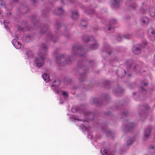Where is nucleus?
<instances>
[{
    "label": "nucleus",
    "instance_id": "obj_1",
    "mask_svg": "<svg viewBox=\"0 0 155 155\" xmlns=\"http://www.w3.org/2000/svg\"><path fill=\"white\" fill-rule=\"evenodd\" d=\"M83 39L85 41H88L90 43L89 45V47L91 49L94 50L98 47V45L93 37L85 36L83 37Z\"/></svg>",
    "mask_w": 155,
    "mask_h": 155
},
{
    "label": "nucleus",
    "instance_id": "obj_2",
    "mask_svg": "<svg viewBox=\"0 0 155 155\" xmlns=\"http://www.w3.org/2000/svg\"><path fill=\"white\" fill-rule=\"evenodd\" d=\"M56 60L58 66H62L65 64H71V61L72 60V58L71 57L69 59L65 60L64 56V55H60L56 57Z\"/></svg>",
    "mask_w": 155,
    "mask_h": 155
},
{
    "label": "nucleus",
    "instance_id": "obj_3",
    "mask_svg": "<svg viewBox=\"0 0 155 155\" xmlns=\"http://www.w3.org/2000/svg\"><path fill=\"white\" fill-rule=\"evenodd\" d=\"M73 51H74V52L73 53L74 55L75 54H77L79 55L83 56V54H81L80 53H82L84 51V49H82L81 46L77 44L75 45L73 47Z\"/></svg>",
    "mask_w": 155,
    "mask_h": 155
},
{
    "label": "nucleus",
    "instance_id": "obj_4",
    "mask_svg": "<svg viewBox=\"0 0 155 155\" xmlns=\"http://www.w3.org/2000/svg\"><path fill=\"white\" fill-rule=\"evenodd\" d=\"M147 43L145 41H144L142 44V45H140L138 47H134L132 49V51L134 54H138L140 53V48L144 47L146 45Z\"/></svg>",
    "mask_w": 155,
    "mask_h": 155
},
{
    "label": "nucleus",
    "instance_id": "obj_5",
    "mask_svg": "<svg viewBox=\"0 0 155 155\" xmlns=\"http://www.w3.org/2000/svg\"><path fill=\"white\" fill-rule=\"evenodd\" d=\"M125 66L127 67V69L129 70L130 69H132V67H133V69L135 70H136V68L138 67V66L137 65H135L133 63V61L131 60H129L125 64ZM128 70H127V72H128Z\"/></svg>",
    "mask_w": 155,
    "mask_h": 155
},
{
    "label": "nucleus",
    "instance_id": "obj_6",
    "mask_svg": "<svg viewBox=\"0 0 155 155\" xmlns=\"http://www.w3.org/2000/svg\"><path fill=\"white\" fill-rule=\"evenodd\" d=\"M44 58L42 56L35 59V62L36 66L38 67H41L44 63Z\"/></svg>",
    "mask_w": 155,
    "mask_h": 155
},
{
    "label": "nucleus",
    "instance_id": "obj_7",
    "mask_svg": "<svg viewBox=\"0 0 155 155\" xmlns=\"http://www.w3.org/2000/svg\"><path fill=\"white\" fill-rule=\"evenodd\" d=\"M117 74L120 78H122L125 76L126 74V71L124 69H121L120 70L117 71Z\"/></svg>",
    "mask_w": 155,
    "mask_h": 155
},
{
    "label": "nucleus",
    "instance_id": "obj_8",
    "mask_svg": "<svg viewBox=\"0 0 155 155\" xmlns=\"http://www.w3.org/2000/svg\"><path fill=\"white\" fill-rule=\"evenodd\" d=\"M71 17L74 19H77L79 18V15L77 10L72 11Z\"/></svg>",
    "mask_w": 155,
    "mask_h": 155
},
{
    "label": "nucleus",
    "instance_id": "obj_9",
    "mask_svg": "<svg viewBox=\"0 0 155 155\" xmlns=\"http://www.w3.org/2000/svg\"><path fill=\"white\" fill-rule=\"evenodd\" d=\"M151 133V129L150 128H148L146 129L144 131V137L145 139H147L150 135Z\"/></svg>",
    "mask_w": 155,
    "mask_h": 155
},
{
    "label": "nucleus",
    "instance_id": "obj_10",
    "mask_svg": "<svg viewBox=\"0 0 155 155\" xmlns=\"http://www.w3.org/2000/svg\"><path fill=\"white\" fill-rule=\"evenodd\" d=\"M48 51V50L47 47L45 45H44L41 51V53H40L39 55L40 56L41 54L45 55L47 54V53Z\"/></svg>",
    "mask_w": 155,
    "mask_h": 155
},
{
    "label": "nucleus",
    "instance_id": "obj_11",
    "mask_svg": "<svg viewBox=\"0 0 155 155\" xmlns=\"http://www.w3.org/2000/svg\"><path fill=\"white\" fill-rule=\"evenodd\" d=\"M64 12V10L61 8H59L57 9V10H56L54 12V13L57 15H62L63 14Z\"/></svg>",
    "mask_w": 155,
    "mask_h": 155
},
{
    "label": "nucleus",
    "instance_id": "obj_12",
    "mask_svg": "<svg viewBox=\"0 0 155 155\" xmlns=\"http://www.w3.org/2000/svg\"><path fill=\"white\" fill-rule=\"evenodd\" d=\"M117 23V21L115 19H112V20L110 21V24L108 25L109 28H108V30H110L111 29H114V28L113 27H110V25L111 24H115Z\"/></svg>",
    "mask_w": 155,
    "mask_h": 155
},
{
    "label": "nucleus",
    "instance_id": "obj_13",
    "mask_svg": "<svg viewBox=\"0 0 155 155\" xmlns=\"http://www.w3.org/2000/svg\"><path fill=\"white\" fill-rule=\"evenodd\" d=\"M141 21L142 25L147 24L149 22V19L147 17H145L141 19Z\"/></svg>",
    "mask_w": 155,
    "mask_h": 155
},
{
    "label": "nucleus",
    "instance_id": "obj_14",
    "mask_svg": "<svg viewBox=\"0 0 155 155\" xmlns=\"http://www.w3.org/2000/svg\"><path fill=\"white\" fill-rule=\"evenodd\" d=\"M42 77L46 82H48L50 80L49 76L46 73L44 74Z\"/></svg>",
    "mask_w": 155,
    "mask_h": 155
},
{
    "label": "nucleus",
    "instance_id": "obj_15",
    "mask_svg": "<svg viewBox=\"0 0 155 155\" xmlns=\"http://www.w3.org/2000/svg\"><path fill=\"white\" fill-rule=\"evenodd\" d=\"M130 35H126V36H123V37H121L120 36H119L118 37L117 39V40L119 41H121V39L124 38H127V39H129L130 38Z\"/></svg>",
    "mask_w": 155,
    "mask_h": 155
},
{
    "label": "nucleus",
    "instance_id": "obj_16",
    "mask_svg": "<svg viewBox=\"0 0 155 155\" xmlns=\"http://www.w3.org/2000/svg\"><path fill=\"white\" fill-rule=\"evenodd\" d=\"M113 4H112V6L113 5L115 7H117L118 5H119V3L121 1V0H113Z\"/></svg>",
    "mask_w": 155,
    "mask_h": 155
},
{
    "label": "nucleus",
    "instance_id": "obj_17",
    "mask_svg": "<svg viewBox=\"0 0 155 155\" xmlns=\"http://www.w3.org/2000/svg\"><path fill=\"white\" fill-rule=\"evenodd\" d=\"M134 138L132 137L130 139L127 140V146L130 145L132 144L134 141Z\"/></svg>",
    "mask_w": 155,
    "mask_h": 155
},
{
    "label": "nucleus",
    "instance_id": "obj_18",
    "mask_svg": "<svg viewBox=\"0 0 155 155\" xmlns=\"http://www.w3.org/2000/svg\"><path fill=\"white\" fill-rule=\"evenodd\" d=\"M81 25L82 27H85L87 25V21L85 20H82L81 22Z\"/></svg>",
    "mask_w": 155,
    "mask_h": 155
},
{
    "label": "nucleus",
    "instance_id": "obj_19",
    "mask_svg": "<svg viewBox=\"0 0 155 155\" xmlns=\"http://www.w3.org/2000/svg\"><path fill=\"white\" fill-rule=\"evenodd\" d=\"M101 152L103 155H107V150H105L104 148H103L101 149Z\"/></svg>",
    "mask_w": 155,
    "mask_h": 155
},
{
    "label": "nucleus",
    "instance_id": "obj_20",
    "mask_svg": "<svg viewBox=\"0 0 155 155\" xmlns=\"http://www.w3.org/2000/svg\"><path fill=\"white\" fill-rule=\"evenodd\" d=\"M134 126V124L132 122L129 123L128 125L126 126V127H127V128H132Z\"/></svg>",
    "mask_w": 155,
    "mask_h": 155
},
{
    "label": "nucleus",
    "instance_id": "obj_21",
    "mask_svg": "<svg viewBox=\"0 0 155 155\" xmlns=\"http://www.w3.org/2000/svg\"><path fill=\"white\" fill-rule=\"evenodd\" d=\"M149 33H151L152 34V35H154L155 34V32L152 29H150L148 31Z\"/></svg>",
    "mask_w": 155,
    "mask_h": 155
},
{
    "label": "nucleus",
    "instance_id": "obj_22",
    "mask_svg": "<svg viewBox=\"0 0 155 155\" xmlns=\"http://www.w3.org/2000/svg\"><path fill=\"white\" fill-rule=\"evenodd\" d=\"M18 45V46H16V48L17 49H19L21 47V43L19 42H17Z\"/></svg>",
    "mask_w": 155,
    "mask_h": 155
},
{
    "label": "nucleus",
    "instance_id": "obj_23",
    "mask_svg": "<svg viewBox=\"0 0 155 155\" xmlns=\"http://www.w3.org/2000/svg\"><path fill=\"white\" fill-rule=\"evenodd\" d=\"M98 100L97 99L95 98L93 99V101L94 103L97 104L98 103Z\"/></svg>",
    "mask_w": 155,
    "mask_h": 155
},
{
    "label": "nucleus",
    "instance_id": "obj_24",
    "mask_svg": "<svg viewBox=\"0 0 155 155\" xmlns=\"http://www.w3.org/2000/svg\"><path fill=\"white\" fill-rule=\"evenodd\" d=\"M14 42H16V43L17 42L16 40L14 39L12 41V44H13L14 46L16 45H17L16 44H14Z\"/></svg>",
    "mask_w": 155,
    "mask_h": 155
},
{
    "label": "nucleus",
    "instance_id": "obj_25",
    "mask_svg": "<svg viewBox=\"0 0 155 155\" xmlns=\"http://www.w3.org/2000/svg\"><path fill=\"white\" fill-rule=\"evenodd\" d=\"M62 94L64 96H68V93L66 92H64V91L63 92Z\"/></svg>",
    "mask_w": 155,
    "mask_h": 155
},
{
    "label": "nucleus",
    "instance_id": "obj_26",
    "mask_svg": "<svg viewBox=\"0 0 155 155\" xmlns=\"http://www.w3.org/2000/svg\"><path fill=\"white\" fill-rule=\"evenodd\" d=\"M149 38V39L151 40V41H153L154 40V37H153L152 36H151V37H150Z\"/></svg>",
    "mask_w": 155,
    "mask_h": 155
},
{
    "label": "nucleus",
    "instance_id": "obj_27",
    "mask_svg": "<svg viewBox=\"0 0 155 155\" xmlns=\"http://www.w3.org/2000/svg\"><path fill=\"white\" fill-rule=\"evenodd\" d=\"M43 29H44L43 28L41 29V31L40 32V33L41 34H44L45 33V31H43Z\"/></svg>",
    "mask_w": 155,
    "mask_h": 155
},
{
    "label": "nucleus",
    "instance_id": "obj_28",
    "mask_svg": "<svg viewBox=\"0 0 155 155\" xmlns=\"http://www.w3.org/2000/svg\"><path fill=\"white\" fill-rule=\"evenodd\" d=\"M51 39L52 40H53V41H54V42L55 41L54 39V38H53V36H51Z\"/></svg>",
    "mask_w": 155,
    "mask_h": 155
},
{
    "label": "nucleus",
    "instance_id": "obj_29",
    "mask_svg": "<svg viewBox=\"0 0 155 155\" xmlns=\"http://www.w3.org/2000/svg\"><path fill=\"white\" fill-rule=\"evenodd\" d=\"M5 21H4V25H5V27H6L7 26H8V25H5Z\"/></svg>",
    "mask_w": 155,
    "mask_h": 155
},
{
    "label": "nucleus",
    "instance_id": "obj_30",
    "mask_svg": "<svg viewBox=\"0 0 155 155\" xmlns=\"http://www.w3.org/2000/svg\"><path fill=\"white\" fill-rule=\"evenodd\" d=\"M141 89H142V91H144L145 92V91L142 87H141Z\"/></svg>",
    "mask_w": 155,
    "mask_h": 155
},
{
    "label": "nucleus",
    "instance_id": "obj_31",
    "mask_svg": "<svg viewBox=\"0 0 155 155\" xmlns=\"http://www.w3.org/2000/svg\"><path fill=\"white\" fill-rule=\"evenodd\" d=\"M56 82V81H54L53 83V85H54V83Z\"/></svg>",
    "mask_w": 155,
    "mask_h": 155
},
{
    "label": "nucleus",
    "instance_id": "obj_32",
    "mask_svg": "<svg viewBox=\"0 0 155 155\" xmlns=\"http://www.w3.org/2000/svg\"><path fill=\"white\" fill-rule=\"evenodd\" d=\"M136 7V5L135 4L134 5L133 7V8H135Z\"/></svg>",
    "mask_w": 155,
    "mask_h": 155
},
{
    "label": "nucleus",
    "instance_id": "obj_33",
    "mask_svg": "<svg viewBox=\"0 0 155 155\" xmlns=\"http://www.w3.org/2000/svg\"><path fill=\"white\" fill-rule=\"evenodd\" d=\"M34 3L35 2L36 0H31Z\"/></svg>",
    "mask_w": 155,
    "mask_h": 155
},
{
    "label": "nucleus",
    "instance_id": "obj_34",
    "mask_svg": "<svg viewBox=\"0 0 155 155\" xmlns=\"http://www.w3.org/2000/svg\"><path fill=\"white\" fill-rule=\"evenodd\" d=\"M143 84L145 85H147V83H144Z\"/></svg>",
    "mask_w": 155,
    "mask_h": 155
},
{
    "label": "nucleus",
    "instance_id": "obj_35",
    "mask_svg": "<svg viewBox=\"0 0 155 155\" xmlns=\"http://www.w3.org/2000/svg\"><path fill=\"white\" fill-rule=\"evenodd\" d=\"M154 147L153 146H152L151 147V148H152V149H153Z\"/></svg>",
    "mask_w": 155,
    "mask_h": 155
},
{
    "label": "nucleus",
    "instance_id": "obj_36",
    "mask_svg": "<svg viewBox=\"0 0 155 155\" xmlns=\"http://www.w3.org/2000/svg\"><path fill=\"white\" fill-rule=\"evenodd\" d=\"M108 54L109 55L110 54V52H108Z\"/></svg>",
    "mask_w": 155,
    "mask_h": 155
},
{
    "label": "nucleus",
    "instance_id": "obj_37",
    "mask_svg": "<svg viewBox=\"0 0 155 155\" xmlns=\"http://www.w3.org/2000/svg\"><path fill=\"white\" fill-rule=\"evenodd\" d=\"M127 75L129 76H130V74H127Z\"/></svg>",
    "mask_w": 155,
    "mask_h": 155
},
{
    "label": "nucleus",
    "instance_id": "obj_38",
    "mask_svg": "<svg viewBox=\"0 0 155 155\" xmlns=\"http://www.w3.org/2000/svg\"><path fill=\"white\" fill-rule=\"evenodd\" d=\"M15 2H16L18 1V0H14Z\"/></svg>",
    "mask_w": 155,
    "mask_h": 155
},
{
    "label": "nucleus",
    "instance_id": "obj_39",
    "mask_svg": "<svg viewBox=\"0 0 155 155\" xmlns=\"http://www.w3.org/2000/svg\"><path fill=\"white\" fill-rule=\"evenodd\" d=\"M63 0H61V2H62V3H63Z\"/></svg>",
    "mask_w": 155,
    "mask_h": 155
},
{
    "label": "nucleus",
    "instance_id": "obj_40",
    "mask_svg": "<svg viewBox=\"0 0 155 155\" xmlns=\"http://www.w3.org/2000/svg\"><path fill=\"white\" fill-rule=\"evenodd\" d=\"M80 80H81V81H82V80H81V79H80Z\"/></svg>",
    "mask_w": 155,
    "mask_h": 155
}]
</instances>
